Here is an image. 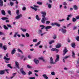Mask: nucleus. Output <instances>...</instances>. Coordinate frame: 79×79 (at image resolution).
<instances>
[{"label":"nucleus","mask_w":79,"mask_h":79,"mask_svg":"<svg viewBox=\"0 0 79 79\" xmlns=\"http://www.w3.org/2000/svg\"><path fill=\"white\" fill-rule=\"evenodd\" d=\"M41 15H42V17H43L41 19V23H43V24H44L45 23V20H46V17H45L46 15V12H45L42 11L41 12Z\"/></svg>","instance_id":"obj_1"},{"label":"nucleus","mask_w":79,"mask_h":79,"mask_svg":"<svg viewBox=\"0 0 79 79\" xmlns=\"http://www.w3.org/2000/svg\"><path fill=\"white\" fill-rule=\"evenodd\" d=\"M42 29H40L38 31V34L41 36H43L44 35H45V34H46L45 32H44L42 33Z\"/></svg>","instance_id":"obj_2"},{"label":"nucleus","mask_w":79,"mask_h":79,"mask_svg":"<svg viewBox=\"0 0 79 79\" xmlns=\"http://www.w3.org/2000/svg\"><path fill=\"white\" fill-rule=\"evenodd\" d=\"M20 71L22 73V74L23 75H26V72L24 71V68H21L20 69Z\"/></svg>","instance_id":"obj_3"},{"label":"nucleus","mask_w":79,"mask_h":79,"mask_svg":"<svg viewBox=\"0 0 79 79\" xmlns=\"http://www.w3.org/2000/svg\"><path fill=\"white\" fill-rule=\"evenodd\" d=\"M33 6L34 7L31 6L30 8L34 10H35V11H36L37 10V9L36 8H39V6H36L35 5H34Z\"/></svg>","instance_id":"obj_4"},{"label":"nucleus","mask_w":79,"mask_h":79,"mask_svg":"<svg viewBox=\"0 0 79 79\" xmlns=\"http://www.w3.org/2000/svg\"><path fill=\"white\" fill-rule=\"evenodd\" d=\"M60 61V56L59 55H57L56 56V59L55 60V62L56 63Z\"/></svg>","instance_id":"obj_5"},{"label":"nucleus","mask_w":79,"mask_h":79,"mask_svg":"<svg viewBox=\"0 0 79 79\" xmlns=\"http://www.w3.org/2000/svg\"><path fill=\"white\" fill-rule=\"evenodd\" d=\"M59 31H61V32L63 34H65L66 32V30L64 28H61V29H59Z\"/></svg>","instance_id":"obj_6"},{"label":"nucleus","mask_w":79,"mask_h":79,"mask_svg":"<svg viewBox=\"0 0 79 79\" xmlns=\"http://www.w3.org/2000/svg\"><path fill=\"white\" fill-rule=\"evenodd\" d=\"M68 52V50L66 48H64V49L63 51V52L64 53H63V56L64 55H65V54H66V53H67V52Z\"/></svg>","instance_id":"obj_7"},{"label":"nucleus","mask_w":79,"mask_h":79,"mask_svg":"<svg viewBox=\"0 0 79 79\" xmlns=\"http://www.w3.org/2000/svg\"><path fill=\"white\" fill-rule=\"evenodd\" d=\"M4 59L6 60L5 61L6 63H9L8 61H10V58H7L6 56L4 57Z\"/></svg>","instance_id":"obj_8"},{"label":"nucleus","mask_w":79,"mask_h":79,"mask_svg":"<svg viewBox=\"0 0 79 79\" xmlns=\"http://www.w3.org/2000/svg\"><path fill=\"white\" fill-rule=\"evenodd\" d=\"M53 58H52V57H51L50 58V63H51V64H56L55 62H53Z\"/></svg>","instance_id":"obj_9"},{"label":"nucleus","mask_w":79,"mask_h":79,"mask_svg":"<svg viewBox=\"0 0 79 79\" xmlns=\"http://www.w3.org/2000/svg\"><path fill=\"white\" fill-rule=\"evenodd\" d=\"M34 61L36 64H38L39 63V60L36 59H34Z\"/></svg>","instance_id":"obj_10"},{"label":"nucleus","mask_w":79,"mask_h":79,"mask_svg":"<svg viewBox=\"0 0 79 79\" xmlns=\"http://www.w3.org/2000/svg\"><path fill=\"white\" fill-rule=\"evenodd\" d=\"M61 47V44L60 43H58L56 45V48H60Z\"/></svg>","instance_id":"obj_11"},{"label":"nucleus","mask_w":79,"mask_h":79,"mask_svg":"<svg viewBox=\"0 0 79 79\" xmlns=\"http://www.w3.org/2000/svg\"><path fill=\"white\" fill-rule=\"evenodd\" d=\"M22 17V15L20 14L18 15L17 16L15 17V19H19L20 18H21Z\"/></svg>","instance_id":"obj_12"},{"label":"nucleus","mask_w":79,"mask_h":79,"mask_svg":"<svg viewBox=\"0 0 79 79\" xmlns=\"http://www.w3.org/2000/svg\"><path fill=\"white\" fill-rule=\"evenodd\" d=\"M15 64L16 68H17L19 69V63H18V62L17 61H16L15 62Z\"/></svg>","instance_id":"obj_13"},{"label":"nucleus","mask_w":79,"mask_h":79,"mask_svg":"<svg viewBox=\"0 0 79 79\" xmlns=\"http://www.w3.org/2000/svg\"><path fill=\"white\" fill-rule=\"evenodd\" d=\"M45 29L46 31H47V30L49 29H52V26H47L45 27Z\"/></svg>","instance_id":"obj_14"},{"label":"nucleus","mask_w":79,"mask_h":79,"mask_svg":"<svg viewBox=\"0 0 79 79\" xmlns=\"http://www.w3.org/2000/svg\"><path fill=\"white\" fill-rule=\"evenodd\" d=\"M16 52V49L15 48H14V49H13V50H12L11 52L12 55H13V54H15Z\"/></svg>","instance_id":"obj_15"},{"label":"nucleus","mask_w":79,"mask_h":79,"mask_svg":"<svg viewBox=\"0 0 79 79\" xmlns=\"http://www.w3.org/2000/svg\"><path fill=\"white\" fill-rule=\"evenodd\" d=\"M47 5H48V7L49 9H51L52 8V5L49 3H46Z\"/></svg>","instance_id":"obj_16"},{"label":"nucleus","mask_w":79,"mask_h":79,"mask_svg":"<svg viewBox=\"0 0 79 79\" xmlns=\"http://www.w3.org/2000/svg\"><path fill=\"white\" fill-rule=\"evenodd\" d=\"M72 53L73 58H76V54H75V53H74V52L73 51H72Z\"/></svg>","instance_id":"obj_17"},{"label":"nucleus","mask_w":79,"mask_h":79,"mask_svg":"<svg viewBox=\"0 0 79 79\" xmlns=\"http://www.w3.org/2000/svg\"><path fill=\"white\" fill-rule=\"evenodd\" d=\"M43 77H44L45 79H48V77L47 76V75L45 74H44L42 75Z\"/></svg>","instance_id":"obj_18"},{"label":"nucleus","mask_w":79,"mask_h":79,"mask_svg":"<svg viewBox=\"0 0 79 79\" xmlns=\"http://www.w3.org/2000/svg\"><path fill=\"white\" fill-rule=\"evenodd\" d=\"M41 42L40 41H39L38 43L35 44V46L37 47V46H39L40 45Z\"/></svg>","instance_id":"obj_19"},{"label":"nucleus","mask_w":79,"mask_h":79,"mask_svg":"<svg viewBox=\"0 0 79 79\" xmlns=\"http://www.w3.org/2000/svg\"><path fill=\"white\" fill-rule=\"evenodd\" d=\"M0 6H3V2L2 0H0Z\"/></svg>","instance_id":"obj_20"},{"label":"nucleus","mask_w":79,"mask_h":79,"mask_svg":"<svg viewBox=\"0 0 79 79\" xmlns=\"http://www.w3.org/2000/svg\"><path fill=\"white\" fill-rule=\"evenodd\" d=\"M36 19L38 21H40V19L39 18V16H38L37 15L36 16Z\"/></svg>","instance_id":"obj_21"},{"label":"nucleus","mask_w":79,"mask_h":79,"mask_svg":"<svg viewBox=\"0 0 79 79\" xmlns=\"http://www.w3.org/2000/svg\"><path fill=\"white\" fill-rule=\"evenodd\" d=\"M20 29L21 31H22L23 32H26V31H27L26 29H24L23 28H21Z\"/></svg>","instance_id":"obj_22"},{"label":"nucleus","mask_w":79,"mask_h":79,"mask_svg":"<svg viewBox=\"0 0 79 79\" xmlns=\"http://www.w3.org/2000/svg\"><path fill=\"white\" fill-rule=\"evenodd\" d=\"M73 9L74 10H77L78 9V8L76 5H74L73 6Z\"/></svg>","instance_id":"obj_23"},{"label":"nucleus","mask_w":79,"mask_h":79,"mask_svg":"<svg viewBox=\"0 0 79 79\" xmlns=\"http://www.w3.org/2000/svg\"><path fill=\"white\" fill-rule=\"evenodd\" d=\"M1 13L3 15H6V13H5V11H4V10H2L1 11Z\"/></svg>","instance_id":"obj_24"},{"label":"nucleus","mask_w":79,"mask_h":79,"mask_svg":"<svg viewBox=\"0 0 79 79\" xmlns=\"http://www.w3.org/2000/svg\"><path fill=\"white\" fill-rule=\"evenodd\" d=\"M17 50L19 52H21V53L22 54H23V51H21V49H20L18 48L17 49Z\"/></svg>","instance_id":"obj_25"},{"label":"nucleus","mask_w":79,"mask_h":79,"mask_svg":"<svg viewBox=\"0 0 79 79\" xmlns=\"http://www.w3.org/2000/svg\"><path fill=\"white\" fill-rule=\"evenodd\" d=\"M40 27H42L41 29H44L45 28V26L43 25H40Z\"/></svg>","instance_id":"obj_26"},{"label":"nucleus","mask_w":79,"mask_h":79,"mask_svg":"<svg viewBox=\"0 0 79 79\" xmlns=\"http://www.w3.org/2000/svg\"><path fill=\"white\" fill-rule=\"evenodd\" d=\"M5 73V71L1 70L0 71V74H3Z\"/></svg>","instance_id":"obj_27"},{"label":"nucleus","mask_w":79,"mask_h":79,"mask_svg":"<svg viewBox=\"0 0 79 79\" xmlns=\"http://www.w3.org/2000/svg\"><path fill=\"white\" fill-rule=\"evenodd\" d=\"M1 19L2 20H7L8 19V18L7 17H2Z\"/></svg>","instance_id":"obj_28"},{"label":"nucleus","mask_w":79,"mask_h":79,"mask_svg":"<svg viewBox=\"0 0 79 79\" xmlns=\"http://www.w3.org/2000/svg\"><path fill=\"white\" fill-rule=\"evenodd\" d=\"M3 48L4 50H6L7 49V48L6 47V45H4L3 46Z\"/></svg>","instance_id":"obj_29"},{"label":"nucleus","mask_w":79,"mask_h":79,"mask_svg":"<svg viewBox=\"0 0 79 79\" xmlns=\"http://www.w3.org/2000/svg\"><path fill=\"white\" fill-rule=\"evenodd\" d=\"M3 27L4 29H6V30H8V27H7L6 25H3Z\"/></svg>","instance_id":"obj_30"},{"label":"nucleus","mask_w":79,"mask_h":79,"mask_svg":"<svg viewBox=\"0 0 79 79\" xmlns=\"http://www.w3.org/2000/svg\"><path fill=\"white\" fill-rule=\"evenodd\" d=\"M72 47H73V48H75V47H76V45L74 43H73L72 44Z\"/></svg>","instance_id":"obj_31"},{"label":"nucleus","mask_w":79,"mask_h":79,"mask_svg":"<svg viewBox=\"0 0 79 79\" xmlns=\"http://www.w3.org/2000/svg\"><path fill=\"white\" fill-rule=\"evenodd\" d=\"M54 42H55V41H54V40H52L49 42V44H50V45H51L52 43H54Z\"/></svg>","instance_id":"obj_32"},{"label":"nucleus","mask_w":79,"mask_h":79,"mask_svg":"<svg viewBox=\"0 0 79 79\" xmlns=\"http://www.w3.org/2000/svg\"><path fill=\"white\" fill-rule=\"evenodd\" d=\"M77 20L76 19L74 18H73L72 19V21L74 23H75V22Z\"/></svg>","instance_id":"obj_33"},{"label":"nucleus","mask_w":79,"mask_h":79,"mask_svg":"<svg viewBox=\"0 0 79 79\" xmlns=\"http://www.w3.org/2000/svg\"><path fill=\"white\" fill-rule=\"evenodd\" d=\"M17 34H18V32H15V34L14 35V37H16V35H17Z\"/></svg>","instance_id":"obj_34"},{"label":"nucleus","mask_w":79,"mask_h":79,"mask_svg":"<svg viewBox=\"0 0 79 79\" xmlns=\"http://www.w3.org/2000/svg\"><path fill=\"white\" fill-rule=\"evenodd\" d=\"M33 42H37V39H34L33 40Z\"/></svg>","instance_id":"obj_35"},{"label":"nucleus","mask_w":79,"mask_h":79,"mask_svg":"<svg viewBox=\"0 0 79 79\" xmlns=\"http://www.w3.org/2000/svg\"><path fill=\"white\" fill-rule=\"evenodd\" d=\"M58 21H60V22H62L63 21H65V19H63L61 20H59Z\"/></svg>","instance_id":"obj_36"},{"label":"nucleus","mask_w":79,"mask_h":79,"mask_svg":"<svg viewBox=\"0 0 79 79\" xmlns=\"http://www.w3.org/2000/svg\"><path fill=\"white\" fill-rule=\"evenodd\" d=\"M55 25L58 26V27H60V24L57 23H56Z\"/></svg>","instance_id":"obj_37"},{"label":"nucleus","mask_w":79,"mask_h":79,"mask_svg":"<svg viewBox=\"0 0 79 79\" xmlns=\"http://www.w3.org/2000/svg\"><path fill=\"white\" fill-rule=\"evenodd\" d=\"M52 38L54 39H56V35H54L52 36Z\"/></svg>","instance_id":"obj_38"},{"label":"nucleus","mask_w":79,"mask_h":79,"mask_svg":"<svg viewBox=\"0 0 79 79\" xmlns=\"http://www.w3.org/2000/svg\"><path fill=\"white\" fill-rule=\"evenodd\" d=\"M76 40H77V41H79V36H77L75 38Z\"/></svg>","instance_id":"obj_39"},{"label":"nucleus","mask_w":79,"mask_h":79,"mask_svg":"<svg viewBox=\"0 0 79 79\" xmlns=\"http://www.w3.org/2000/svg\"><path fill=\"white\" fill-rule=\"evenodd\" d=\"M69 56H66L65 57H63V59H67V58H69Z\"/></svg>","instance_id":"obj_40"},{"label":"nucleus","mask_w":79,"mask_h":79,"mask_svg":"<svg viewBox=\"0 0 79 79\" xmlns=\"http://www.w3.org/2000/svg\"><path fill=\"white\" fill-rule=\"evenodd\" d=\"M63 5L64 6H66V5H67V3H66V2H64L63 3Z\"/></svg>","instance_id":"obj_41"},{"label":"nucleus","mask_w":79,"mask_h":79,"mask_svg":"<svg viewBox=\"0 0 79 79\" xmlns=\"http://www.w3.org/2000/svg\"><path fill=\"white\" fill-rule=\"evenodd\" d=\"M7 66L8 67H9V68H11V69H12V67H11V64H7Z\"/></svg>","instance_id":"obj_42"},{"label":"nucleus","mask_w":79,"mask_h":79,"mask_svg":"<svg viewBox=\"0 0 79 79\" xmlns=\"http://www.w3.org/2000/svg\"><path fill=\"white\" fill-rule=\"evenodd\" d=\"M51 74L52 75V76H54L55 75V73L54 72H51Z\"/></svg>","instance_id":"obj_43"},{"label":"nucleus","mask_w":79,"mask_h":79,"mask_svg":"<svg viewBox=\"0 0 79 79\" xmlns=\"http://www.w3.org/2000/svg\"><path fill=\"white\" fill-rule=\"evenodd\" d=\"M50 23V21H47L46 22V24H49Z\"/></svg>","instance_id":"obj_44"},{"label":"nucleus","mask_w":79,"mask_h":79,"mask_svg":"<svg viewBox=\"0 0 79 79\" xmlns=\"http://www.w3.org/2000/svg\"><path fill=\"white\" fill-rule=\"evenodd\" d=\"M16 14L17 15H19V10H17Z\"/></svg>","instance_id":"obj_45"},{"label":"nucleus","mask_w":79,"mask_h":79,"mask_svg":"<svg viewBox=\"0 0 79 79\" xmlns=\"http://www.w3.org/2000/svg\"><path fill=\"white\" fill-rule=\"evenodd\" d=\"M77 64H79V57L77 60Z\"/></svg>","instance_id":"obj_46"},{"label":"nucleus","mask_w":79,"mask_h":79,"mask_svg":"<svg viewBox=\"0 0 79 79\" xmlns=\"http://www.w3.org/2000/svg\"><path fill=\"white\" fill-rule=\"evenodd\" d=\"M43 59L44 57L42 56L38 58L39 60H42Z\"/></svg>","instance_id":"obj_47"},{"label":"nucleus","mask_w":79,"mask_h":79,"mask_svg":"<svg viewBox=\"0 0 79 79\" xmlns=\"http://www.w3.org/2000/svg\"><path fill=\"white\" fill-rule=\"evenodd\" d=\"M56 48H52L51 49V51L53 52V51H55Z\"/></svg>","instance_id":"obj_48"},{"label":"nucleus","mask_w":79,"mask_h":79,"mask_svg":"<svg viewBox=\"0 0 79 79\" xmlns=\"http://www.w3.org/2000/svg\"><path fill=\"white\" fill-rule=\"evenodd\" d=\"M22 10H23V11H25V10H26V7H23V8L22 9Z\"/></svg>","instance_id":"obj_49"},{"label":"nucleus","mask_w":79,"mask_h":79,"mask_svg":"<svg viewBox=\"0 0 79 79\" xmlns=\"http://www.w3.org/2000/svg\"><path fill=\"white\" fill-rule=\"evenodd\" d=\"M28 75H31V74H32V72L31 71H29L28 73Z\"/></svg>","instance_id":"obj_50"},{"label":"nucleus","mask_w":79,"mask_h":79,"mask_svg":"<svg viewBox=\"0 0 79 79\" xmlns=\"http://www.w3.org/2000/svg\"><path fill=\"white\" fill-rule=\"evenodd\" d=\"M8 14H9L10 15H11V11L8 10Z\"/></svg>","instance_id":"obj_51"},{"label":"nucleus","mask_w":79,"mask_h":79,"mask_svg":"<svg viewBox=\"0 0 79 79\" xmlns=\"http://www.w3.org/2000/svg\"><path fill=\"white\" fill-rule=\"evenodd\" d=\"M37 4H38V5H42V2H37Z\"/></svg>","instance_id":"obj_52"},{"label":"nucleus","mask_w":79,"mask_h":79,"mask_svg":"<svg viewBox=\"0 0 79 79\" xmlns=\"http://www.w3.org/2000/svg\"><path fill=\"white\" fill-rule=\"evenodd\" d=\"M27 67L28 68H32V66H31L29 65H27Z\"/></svg>","instance_id":"obj_53"},{"label":"nucleus","mask_w":79,"mask_h":79,"mask_svg":"<svg viewBox=\"0 0 79 79\" xmlns=\"http://www.w3.org/2000/svg\"><path fill=\"white\" fill-rule=\"evenodd\" d=\"M56 24V23H52L51 24V26H55V24Z\"/></svg>","instance_id":"obj_54"},{"label":"nucleus","mask_w":79,"mask_h":79,"mask_svg":"<svg viewBox=\"0 0 79 79\" xmlns=\"http://www.w3.org/2000/svg\"><path fill=\"white\" fill-rule=\"evenodd\" d=\"M26 35L27 37H29V35L27 33L26 34Z\"/></svg>","instance_id":"obj_55"},{"label":"nucleus","mask_w":79,"mask_h":79,"mask_svg":"<svg viewBox=\"0 0 79 79\" xmlns=\"http://www.w3.org/2000/svg\"><path fill=\"white\" fill-rule=\"evenodd\" d=\"M10 4L11 6H13V5H14V3H13V2H11L10 3Z\"/></svg>","instance_id":"obj_56"},{"label":"nucleus","mask_w":79,"mask_h":79,"mask_svg":"<svg viewBox=\"0 0 79 79\" xmlns=\"http://www.w3.org/2000/svg\"><path fill=\"white\" fill-rule=\"evenodd\" d=\"M7 26H8V27H10V28H12V27H11V25H10V24H7Z\"/></svg>","instance_id":"obj_57"},{"label":"nucleus","mask_w":79,"mask_h":79,"mask_svg":"<svg viewBox=\"0 0 79 79\" xmlns=\"http://www.w3.org/2000/svg\"><path fill=\"white\" fill-rule=\"evenodd\" d=\"M29 79H35V77H30Z\"/></svg>","instance_id":"obj_58"},{"label":"nucleus","mask_w":79,"mask_h":79,"mask_svg":"<svg viewBox=\"0 0 79 79\" xmlns=\"http://www.w3.org/2000/svg\"><path fill=\"white\" fill-rule=\"evenodd\" d=\"M72 24L71 23H70L69 24H68L67 25V27H69L70 26H71V25Z\"/></svg>","instance_id":"obj_59"},{"label":"nucleus","mask_w":79,"mask_h":79,"mask_svg":"<svg viewBox=\"0 0 79 79\" xmlns=\"http://www.w3.org/2000/svg\"><path fill=\"white\" fill-rule=\"evenodd\" d=\"M3 47V44H2L0 43V48H2Z\"/></svg>","instance_id":"obj_60"},{"label":"nucleus","mask_w":79,"mask_h":79,"mask_svg":"<svg viewBox=\"0 0 79 79\" xmlns=\"http://www.w3.org/2000/svg\"><path fill=\"white\" fill-rule=\"evenodd\" d=\"M35 76H36V77H39V75H38V74H37L36 73H35Z\"/></svg>","instance_id":"obj_61"},{"label":"nucleus","mask_w":79,"mask_h":79,"mask_svg":"<svg viewBox=\"0 0 79 79\" xmlns=\"http://www.w3.org/2000/svg\"><path fill=\"white\" fill-rule=\"evenodd\" d=\"M76 18L77 19H79V16H77L76 17Z\"/></svg>","instance_id":"obj_62"},{"label":"nucleus","mask_w":79,"mask_h":79,"mask_svg":"<svg viewBox=\"0 0 79 79\" xmlns=\"http://www.w3.org/2000/svg\"><path fill=\"white\" fill-rule=\"evenodd\" d=\"M21 35L23 37H25V35L23 34H21Z\"/></svg>","instance_id":"obj_63"},{"label":"nucleus","mask_w":79,"mask_h":79,"mask_svg":"<svg viewBox=\"0 0 79 79\" xmlns=\"http://www.w3.org/2000/svg\"><path fill=\"white\" fill-rule=\"evenodd\" d=\"M24 56H24L23 55H22L21 56V59H23V58H24Z\"/></svg>","instance_id":"obj_64"}]
</instances>
